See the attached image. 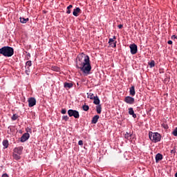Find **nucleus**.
Masks as SVG:
<instances>
[{
	"mask_svg": "<svg viewBox=\"0 0 177 177\" xmlns=\"http://www.w3.org/2000/svg\"><path fill=\"white\" fill-rule=\"evenodd\" d=\"M28 106L29 107H34L35 104H37V100H35V97H30L28 100Z\"/></svg>",
	"mask_w": 177,
	"mask_h": 177,
	"instance_id": "nucleus-7",
	"label": "nucleus"
},
{
	"mask_svg": "<svg viewBox=\"0 0 177 177\" xmlns=\"http://www.w3.org/2000/svg\"><path fill=\"white\" fill-rule=\"evenodd\" d=\"M1 177H9V175H8V174L5 173L3 174Z\"/></svg>",
	"mask_w": 177,
	"mask_h": 177,
	"instance_id": "nucleus-33",
	"label": "nucleus"
},
{
	"mask_svg": "<svg viewBox=\"0 0 177 177\" xmlns=\"http://www.w3.org/2000/svg\"><path fill=\"white\" fill-rule=\"evenodd\" d=\"M149 136L150 140H151V142H153V143H157L158 142H160V140H161V135L158 133L149 132Z\"/></svg>",
	"mask_w": 177,
	"mask_h": 177,
	"instance_id": "nucleus-3",
	"label": "nucleus"
},
{
	"mask_svg": "<svg viewBox=\"0 0 177 177\" xmlns=\"http://www.w3.org/2000/svg\"><path fill=\"white\" fill-rule=\"evenodd\" d=\"M69 117H74V118H80V112L77 110L69 109L68 111Z\"/></svg>",
	"mask_w": 177,
	"mask_h": 177,
	"instance_id": "nucleus-4",
	"label": "nucleus"
},
{
	"mask_svg": "<svg viewBox=\"0 0 177 177\" xmlns=\"http://www.w3.org/2000/svg\"><path fill=\"white\" fill-rule=\"evenodd\" d=\"M27 56H29V57H30V53H28V54H27Z\"/></svg>",
	"mask_w": 177,
	"mask_h": 177,
	"instance_id": "nucleus-42",
	"label": "nucleus"
},
{
	"mask_svg": "<svg viewBox=\"0 0 177 177\" xmlns=\"http://www.w3.org/2000/svg\"><path fill=\"white\" fill-rule=\"evenodd\" d=\"M66 13H67L68 15H70V13H71V10H70V9H67Z\"/></svg>",
	"mask_w": 177,
	"mask_h": 177,
	"instance_id": "nucleus-36",
	"label": "nucleus"
},
{
	"mask_svg": "<svg viewBox=\"0 0 177 177\" xmlns=\"http://www.w3.org/2000/svg\"><path fill=\"white\" fill-rule=\"evenodd\" d=\"M0 142H1V138H0Z\"/></svg>",
	"mask_w": 177,
	"mask_h": 177,
	"instance_id": "nucleus-45",
	"label": "nucleus"
},
{
	"mask_svg": "<svg viewBox=\"0 0 177 177\" xmlns=\"http://www.w3.org/2000/svg\"><path fill=\"white\" fill-rule=\"evenodd\" d=\"M81 13H82V10H81V8L78 7L75 8L73 12V16H75V17H78Z\"/></svg>",
	"mask_w": 177,
	"mask_h": 177,
	"instance_id": "nucleus-10",
	"label": "nucleus"
},
{
	"mask_svg": "<svg viewBox=\"0 0 177 177\" xmlns=\"http://www.w3.org/2000/svg\"><path fill=\"white\" fill-rule=\"evenodd\" d=\"M78 145H79V146H82V145H84V141H82V140H79Z\"/></svg>",
	"mask_w": 177,
	"mask_h": 177,
	"instance_id": "nucleus-30",
	"label": "nucleus"
},
{
	"mask_svg": "<svg viewBox=\"0 0 177 177\" xmlns=\"http://www.w3.org/2000/svg\"><path fill=\"white\" fill-rule=\"evenodd\" d=\"M115 39H117V38L115 36H113V38H111L109 40V44L112 48H117V41H115Z\"/></svg>",
	"mask_w": 177,
	"mask_h": 177,
	"instance_id": "nucleus-5",
	"label": "nucleus"
},
{
	"mask_svg": "<svg viewBox=\"0 0 177 177\" xmlns=\"http://www.w3.org/2000/svg\"><path fill=\"white\" fill-rule=\"evenodd\" d=\"M62 114H66V113H67V111H66V109H63L61 111Z\"/></svg>",
	"mask_w": 177,
	"mask_h": 177,
	"instance_id": "nucleus-31",
	"label": "nucleus"
},
{
	"mask_svg": "<svg viewBox=\"0 0 177 177\" xmlns=\"http://www.w3.org/2000/svg\"><path fill=\"white\" fill-rule=\"evenodd\" d=\"M3 146L4 149H8V147H9V141L8 140H3Z\"/></svg>",
	"mask_w": 177,
	"mask_h": 177,
	"instance_id": "nucleus-19",
	"label": "nucleus"
},
{
	"mask_svg": "<svg viewBox=\"0 0 177 177\" xmlns=\"http://www.w3.org/2000/svg\"><path fill=\"white\" fill-rule=\"evenodd\" d=\"M26 132H30V133H31V132H32V130H31V129H26Z\"/></svg>",
	"mask_w": 177,
	"mask_h": 177,
	"instance_id": "nucleus-35",
	"label": "nucleus"
},
{
	"mask_svg": "<svg viewBox=\"0 0 177 177\" xmlns=\"http://www.w3.org/2000/svg\"><path fill=\"white\" fill-rule=\"evenodd\" d=\"M58 69H59V68L56 67L55 70H58Z\"/></svg>",
	"mask_w": 177,
	"mask_h": 177,
	"instance_id": "nucleus-43",
	"label": "nucleus"
},
{
	"mask_svg": "<svg viewBox=\"0 0 177 177\" xmlns=\"http://www.w3.org/2000/svg\"><path fill=\"white\" fill-rule=\"evenodd\" d=\"M99 118H100L99 115H95V116L93 118V119H92V121H91L92 124H96V123L97 122Z\"/></svg>",
	"mask_w": 177,
	"mask_h": 177,
	"instance_id": "nucleus-18",
	"label": "nucleus"
},
{
	"mask_svg": "<svg viewBox=\"0 0 177 177\" xmlns=\"http://www.w3.org/2000/svg\"><path fill=\"white\" fill-rule=\"evenodd\" d=\"M0 55L5 57H12V55H15V50L10 46H3L0 48Z\"/></svg>",
	"mask_w": 177,
	"mask_h": 177,
	"instance_id": "nucleus-2",
	"label": "nucleus"
},
{
	"mask_svg": "<svg viewBox=\"0 0 177 177\" xmlns=\"http://www.w3.org/2000/svg\"><path fill=\"white\" fill-rule=\"evenodd\" d=\"M149 65L150 66L151 68H153L156 66V62L154 60H151L150 62H149Z\"/></svg>",
	"mask_w": 177,
	"mask_h": 177,
	"instance_id": "nucleus-25",
	"label": "nucleus"
},
{
	"mask_svg": "<svg viewBox=\"0 0 177 177\" xmlns=\"http://www.w3.org/2000/svg\"><path fill=\"white\" fill-rule=\"evenodd\" d=\"M20 156L21 155H19V153H15V152H14V153H13V158L15 159V160H20V158H21V157H20Z\"/></svg>",
	"mask_w": 177,
	"mask_h": 177,
	"instance_id": "nucleus-23",
	"label": "nucleus"
},
{
	"mask_svg": "<svg viewBox=\"0 0 177 177\" xmlns=\"http://www.w3.org/2000/svg\"><path fill=\"white\" fill-rule=\"evenodd\" d=\"M93 100H94V104H96L97 106L100 105V100L99 99V97H97V95H96L95 97L93 99Z\"/></svg>",
	"mask_w": 177,
	"mask_h": 177,
	"instance_id": "nucleus-15",
	"label": "nucleus"
},
{
	"mask_svg": "<svg viewBox=\"0 0 177 177\" xmlns=\"http://www.w3.org/2000/svg\"><path fill=\"white\" fill-rule=\"evenodd\" d=\"M87 97L88 99H91V100H93V99L95 97V96L93 95V93H87Z\"/></svg>",
	"mask_w": 177,
	"mask_h": 177,
	"instance_id": "nucleus-20",
	"label": "nucleus"
},
{
	"mask_svg": "<svg viewBox=\"0 0 177 177\" xmlns=\"http://www.w3.org/2000/svg\"><path fill=\"white\" fill-rule=\"evenodd\" d=\"M73 86H74V84L73 83L65 82L64 84V87L66 89H70V88H73Z\"/></svg>",
	"mask_w": 177,
	"mask_h": 177,
	"instance_id": "nucleus-12",
	"label": "nucleus"
},
{
	"mask_svg": "<svg viewBox=\"0 0 177 177\" xmlns=\"http://www.w3.org/2000/svg\"><path fill=\"white\" fill-rule=\"evenodd\" d=\"M76 67L79 68L80 71H82L84 74H89L91 70H92L89 56L84 54V53L78 55L76 59Z\"/></svg>",
	"mask_w": 177,
	"mask_h": 177,
	"instance_id": "nucleus-1",
	"label": "nucleus"
},
{
	"mask_svg": "<svg viewBox=\"0 0 177 177\" xmlns=\"http://www.w3.org/2000/svg\"><path fill=\"white\" fill-rule=\"evenodd\" d=\"M156 162H158L159 161H161L162 160V154L161 153H157L156 155Z\"/></svg>",
	"mask_w": 177,
	"mask_h": 177,
	"instance_id": "nucleus-16",
	"label": "nucleus"
},
{
	"mask_svg": "<svg viewBox=\"0 0 177 177\" xmlns=\"http://www.w3.org/2000/svg\"><path fill=\"white\" fill-rule=\"evenodd\" d=\"M129 48L131 55H136V53H138V46L136 44H131Z\"/></svg>",
	"mask_w": 177,
	"mask_h": 177,
	"instance_id": "nucleus-6",
	"label": "nucleus"
},
{
	"mask_svg": "<svg viewBox=\"0 0 177 177\" xmlns=\"http://www.w3.org/2000/svg\"><path fill=\"white\" fill-rule=\"evenodd\" d=\"M118 28L121 29L122 28V24H120L118 26Z\"/></svg>",
	"mask_w": 177,
	"mask_h": 177,
	"instance_id": "nucleus-39",
	"label": "nucleus"
},
{
	"mask_svg": "<svg viewBox=\"0 0 177 177\" xmlns=\"http://www.w3.org/2000/svg\"><path fill=\"white\" fill-rule=\"evenodd\" d=\"M14 153L16 154L21 155V153H23V147H18L15 148Z\"/></svg>",
	"mask_w": 177,
	"mask_h": 177,
	"instance_id": "nucleus-11",
	"label": "nucleus"
},
{
	"mask_svg": "<svg viewBox=\"0 0 177 177\" xmlns=\"http://www.w3.org/2000/svg\"><path fill=\"white\" fill-rule=\"evenodd\" d=\"M17 118H19V115H17V114H14L11 120L12 121H16V120H17Z\"/></svg>",
	"mask_w": 177,
	"mask_h": 177,
	"instance_id": "nucleus-26",
	"label": "nucleus"
},
{
	"mask_svg": "<svg viewBox=\"0 0 177 177\" xmlns=\"http://www.w3.org/2000/svg\"><path fill=\"white\" fill-rule=\"evenodd\" d=\"M73 8V5H69L68 7H67V9H71Z\"/></svg>",
	"mask_w": 177,
	"mask_h": 177,
	"instance_id": "nucleus-38",
	"label": "nucleus"
},
{
	"mask_svg": "<svg viewBox=\"0 0 177 177\" xmlns=\"http://www.w3.org/2000/svg\"><path fill=\"white\" fill-rule=\"evenodd\" d=\"M124 138H125V139H127V140H131V139H132V138H133V134H132L131 133H127L124 135Z\"/></svg>",
	"mask_w": 177,
	"mask_h": 177,
	"instance_id": "nucleus-17",
	"label": "nucleus"
},
{
	"mask_svg": "<svg viewBox=\"0 0 177 177\" xmlns=\"http://www.w3.org/2000/svg\"><path fill=\"white\" fill-rule=\"evenodd\" d=\"M171 39H177V36L176 35H172L171 36Z\"/></svg>",
	"mask_w": 177,
	"mask_h": 177,
	"instance_id": "nucleus-34",
	"label": "nucleus"
},
{
	"mask_svg": "<svg viewBox=\"0 0 177 177\" xmlns=\"http://www.w3.org/2000/svg\"><path fill=\"white\" fill-rule=\"evenodd\" d=\"M26 74L28 75V73H30V70H28V69L26 70Z\"/></svg>",
	"mask_w": 177,
	"mask_h": 177,
	"instance_id": "nucleus-40",
	"label": "nucleus"
},
{
	"mask_svg": "<svg viewBox=\"0 0 177 177\" xmlns=\"http://www.w3.org/2000/svg\"><path fill=\"white\" fill-rule=\"evenodd\" d=\"M68 119H69V118L67 115H64L62 117V120H64V121H68Z\"/></svg>",
	"mask_w": 177,
	"mask_h": 177,
	"instance_id": "nucleus-29",
	"label": "nucleus"
},
{
	"mask_svg": "<svg viewBox=\"0 0 177 177\" xmlns=\"http://www.w3.org/2000/svg\"><path fill=\"white\" fill-rule=\"evenodd\" d=\"M175 153H176V151L175 150V148H174L172 150H171V153L175 154Z\"/></svg>",
	"mask_w": 177,
	"mask_h": 177,
	"instance_id": "nucleus-32",
	"label": "nucleus"
},
{
	"mask_svg": "<svg viewBox=\"0 0 177 177\" xmlns=\"http://www.w3.org/2000/svg\"><path fill=\"white\" fill-rule=\"evenodd\" d=\"M113 1H117V0H113Z\"/></svg>",
	"mask_w": 177,
	"mask_h": 177,
	"instance_id": "nucleus-44",
	"label": "nucleus"
},
{
	"mask_svg": "<svg viewBox=\"0 0 177 177\" xmlns=\"http://www.w3.org/2000/svg\"><path fill=\"white\" fill-rule=\"evenodd\" d=\"M28 139H30V133H25L21 137V142L24 143V142H26V140H28Z\"/></svg>",
	"mask_w": 177,
	"mask_h": 177,
	"instance_id": "nucleus-9",
	"label": "nucleus"
},
{
	"mask_svg": "<svg viewBox=\"0 0 177 177\" xmlns=\"http://www.w3.org/2000/svg\"><path fill=\"white\" fill-rule=\"evenodd\" d=\"M82 109H83L84 111H88V110H89V106L83 105Z\"/></svg>",
	"mask_w": 177,
	"mask_h": 177,
	"instance_id": "nucleus-27",
	"label": "nucleus"
},
{
	"mask_svg": "<svg viewBox=\"0 0 177 177\" xmlns=\"http://www.w3.org/2000/svg\"><path fill=\"white\" fill-rule=\"evenodd\" d=\"M174 136H177V127L172 131Z\"/></svg>",
	"mask_w": 177,
	"mask_h": 177,
	"instance_id": "nucleus-28",
	"label": "nucleus"
},
{
	"mask_svg": "<svg viewBox=\"0 0 177 177\" xmlns=\"http://www.w3.org/2000/svg\"><path fill=\"white\" fill-rule=\"evenodd\" d=\"M175 177H177V172L174 175Z\"/></svg>",
	"mask_w": 177,
	"mask_h": 177,
	"instance_id": "nucleus-41",
	"label": "nucleus"
},
{
	"mask_svg": "<svg viewBox=\"0 0 177 177\" xmlns=\"http://www.w3.org/2000/svg\"><path fill=\"white\" fill-rule=\"evenodd\" d=\"M167 44H168L169 45H172V41L169 40V41H167Z\"/></svg>",
	"mask_w": 177,
	"mask_h": 177,
	"instance_id": "nucleus-37",
	"label": "nucleus"
},
{
	"mask_svg": "<svg viewBox=\"0 0 177 177\" xmlns=\"http://www.w3.org/2000/svg\"><path fill=\"white\" fill-rule=\"evenodd\" d=\"M96 111L97 113V114H100L102 113V105H97L96 106Z\"/></svg>",
	"mask_w": 177,
	"mask_h": 177,
	"instance_id": "nucleus-22",
	"label": "nucleus"
},
{
	"mask_svg": "<svg viewBox=\"0 0 177 177\" xmlns=\"http://www.w3.org/2000/svg\"><path fill=\"white\" fill-rule=\"evenodd\" d=\"M26 66H28L27 70H30V67L32 66V62L31 61H27L26 63Z\"/></svg>",
	"mask_w": 177,
	"mask_h": 177,
	"instance_id": "nucleus-24",
	"label": "nucleus"
},
{
	"mask_svg": "<svg viewBox=\"0 0 177 177\" xmlns=\"http://www.w3.org/2000/svg\"><path fill=\"white\" fill-rule=\"evenodd\" d=\"M136 94V92L135 91V86H132L129 90V95L130 96H135Z\"/></svg>",
	"mask_w": 177,
	"mask_h": 177,
	"instance_id": "nucleus-13",
	"label": "nucleus"
},
{
	"mask_svg": "<svg viewBox=\"0 0 177 177\" xmlns=\"http://www.w3.org/2000/svg\"><path fill=\"white\" fill-rule=\"evenodd\" d=\"M129 114L132 115L133 118H136V115L135 114V111H133V108H129Z\"/></svg>",
	"mask_w": 177,
	"mask_h": 177,
	"instance_id": "nucleus-14",
	"label": "nucleus"
},
{
	"mask_svg": "<svg viewBox=\"0 0 177 177\" xmlns=\"http://www.w3.org/2000/svg\"><path fill=\"white\" fill-rule=\"evenodd\" d=\"M124 102L127 103V104H133V103H135V98L131 96H127L124 97Z\"/></svg>",
	"mask_w": 177,
	"mask_h": 177,
	"instance_id": "nucleus-8",
	"label": "nucleus"
},
{
	"mask_svg": "<svg viewBox=\"0 0 177 177\" xmlns=\"http://www.w3.org/2000/svg\"><path fill=\"white\" fill-rule=\"evenodd\" d=\"M20 22L22 23V24H26V23H27V21H28V18H23V17H20L19 18Z\"/></svg>",
	"mask_w": 177,
	"mask_h": 177,
	"instance_id": "nucleus-21",
	"label": "nucleus"
}]
</instances>
